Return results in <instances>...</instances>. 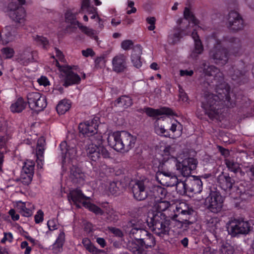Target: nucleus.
<instances>
[{
	"instance_id": "58836bf2",
	"label": "nucleus",
	"mask_w": 254,
	"mask_h": 254,
	"mask_svg": "<svg viewBox=\"0 0 254 254\" xmlns=\"http://www.w3.org/2000/svg\"><path fill=\"white\" fill-rule=\"evenodd\" d=\"M132 104V99L127 96H122L118 98L115 102V105L123 107L125 108L130 106Z\"/></svg>"
},
{
	"instance_id": "338daca9",
	"label": "nucleus",
	"mask_w": 254,
	"mask_h": 254,
	"mask_svg": "<svg viewBox=\"0 0 254 254\" xmlns=\"http://www.w3.org/2000/svg\"><path fill=\"white\" fill-rule=\"evenodd\" d=\"M133 43L131 40H126L123 41L121 43V47L125 50H128L131 48Z\"/></svg>"
},
{
	"instance_id": "c85d7f7f",
	"label": "nucleus",
	"mask_w": 254,
	"mask_h": 254,
	"mask_svg": "<svg viewBox=\"0 0 254 254\" xmlns=\"http://www.w3.org/2000/svg\"><path fill=\"white\" fill-rule=\"evenodd\" d=\"M26 15L25 10L22 6H18L16 9L11 11L9 16L11 19L19 23H23Z\"/></svg>"
},
{
	"instance_id": "13d9d810",
	"label": "nucleus",
	"mask_w": 254,
	"mask_h": 254,
	"mask_svg": "<svg viewBox=\"0 0 254 254\" xmlns=\"http://www.w3.org/2000/svg\"><path fill=\"white\" fill-rule=\"evenodd\" d=\"M91 137V140L92 141V144L90 145H96L97 146H103V139L102 136L100 134H98L95 133L92 136H90Z\"/></svg>"
},
{
	"instance_id": "2f4dec72",
	"label": "nucleus",
	"mask_w": 254,
	"mask_h": 254,
	"mask_svg": "<svg viewBox=\"0 0 254 254\" xmlns=\"http://www.w3.org/2000/svg\"><path fill=\"white\" fill-rule=\"evenodd\" d=\"M82 243L87 251L92 254H103L105 253L104 250L97 249L87 238L82 239Z\"/></svg>"
},
{
	"instance_id": "412c9836",
	"label": "nucleus",
	"mask_w": 254,
	"mask_h": 254,
	"mask_svg": "<svg viewBox=\"0 0 254 254\" xmlns=\"http://www.w3.org/2000/svg\"><path fill=\"white\" fill-rule=\"evenodd\" d=\"M68 201L70 202L72 201L76 207L80 208V203H83L85 200H88L89 197L85 196L82 191L78 189L71 190L67 195Z\"/></svg>"
},
{
	"instance_id": "c9c22d12",
	"label": "nucleus",
	"mask_w": 254,
	"mask_h": 254,
	"mask_svg": "<svg viewBox=\"0 0 254 254\" xmlns=\"http://www.w3.org/2000/svg\"><path fill=\"white\" fill-rule=\"evenodd\" d=\"M127 249L133 254H145L144 249L136 241L128 242Z\"/></svg>"
},
{
	"instance_id": "dca6fc26",
	"label": "nucleus",
	"mask_w": 254,
	"mask_h": 254,
	"mask_svg": "<svg viewBox=\"0 0 254 254\" xmlns=\"http://www.w3.org/2000/svg\"><path fill=\"white\" fill-rule=\"evenodd\" d=\"M98 127V118H94L91 120L80 123L78 126L79 132L85 136L90 137L97 132Z\"/></svg>"
},
{
	"instance_id": "69168bd1",
	"label": "nucleus",
	"mask_w": 254,
	"mask_h": 254,
	"mask_svg": "<svg viewBox=\"0 0 254 254\" xmlns=\"http://www.w3.org/2000/svg\"><path fill=\"white\" fill-rule=\"evenodd\" d=\"M78 27L82 31V32L88 36H92L94 34V30L88 28L86 26L82 25L81 24L79 25Z\"/></svg>"
},
{
	"instance_id": "c03bdc74",
	"label": "nucleus",
	"mask_w": 254,
	"mask_h": 254,
	"mask_svg": "<svg viewBox=\"0 0 254 254\" xmlns=\"http://www.w3.org/2000/svg\"><path fill=\"white\" fill-rule=\"evenodd\" d=\"M155 238L153 235L150 233L148 235V237L144 239V240H142V242H141L139 245L143 248L144 247L146 249H148L154 247L155 245Z\"/></svg>"
},
{
	"instance_id": "e433bc0d",
	"label": "nucleus",
	"mask_w": 254,
	"mask_h": 254,
	"mask_svg": "<svg viewBox=\"0 0 254 254\" xmlns=\"http://www.w3.org/2000/svg\"><path fill=\"white\" fill-rule=\"evenodd\" d=\"M78 14L77 12H73L71 10H67L65 13V21L71 24L72 27H75V26L78 27L81 24L78 21L76 20V15Z\"/></svg>"
},
{
	"instance_id": "4be33fe9",
	"label": "nucleus",
	"mask_w": 254,
	"mask_h": 254,
	"mask_svg": "<svg viewBox=\"0 0 254 254\" xmlns=\"http://www.w3.org/2000/svg\"><path fill=\"white\" fill-rule=\"evenodd\" d=\"M113 70L117 72H124L127 68V59L123 54L115 56L112 60Z\"/></svg>"
},
{
	"instance_id": "5fc2aeb1",
	"label": "nucleus",
	"mask_w": 254,
	"mask_h": 254,
	"mask_svg": "<svg viewBox=\"0 0 254 254\" xmlns=\"http://www.w3.org/2000/svg\"><path fill=\"white\" fill-rule=\"evenodd\" d=\"M106 214V219L108 222H115L118 219V216L116 214L115 212L112 209H106L104 211V215Z\"/></svg>"
},
{
	"instance_id": "20e7f679",
	"label": "nucleus",
	"mask_w": 254,
	"mask_h": 254,
	"mask_svg": "<svg viewBox=\"0 0 254 254\" xmlns=\"http://www.w3.org/2000/svg\"><path fill=\"white\" fill-rule=\"evenodd\" d=\"M86 154L91 161L93 169L96 171H100L102 168L106 166L101 161L102 157L105 159L110 158V152L104 146L89 145L86 149Z\"/></svg>"
},
{
	"instance_id": "79ce46f5",
	"label": "nucleus",
	"mask_w": 254,
	"mask_h": 254,
	"mask_svg": "<svg viewBox=\"0 0 254 254\" xmlns=\"http://www.w3.org/2000/svg\"><path fill=\"white\" fill-rule=\"evenodd\" d=\"M235 249L233 246L227 242H223L219 248L221 254H233Z\"/></svg>"
},
{
	"instance_id": "37998d69",
	"label": "nucleus",
	"mask_w": 254,
	"mask_h": 254,
	"mask_svg": "<svg viewBox=\"0 0 254 254\" xmlns=\"http://www.w3.org/2000/svg\"><path fill=\"white\" fill-rule=\"evenodd\" d=\"M82 205L88 208L90 211L94 213L96 215H104V211L102 210L101 208L93 203L83 201Z\"/></svg>"
},
{
	"instance_id": "680f3d73",
	"label": "nucleus",
	"mask_w": 254,
	"mask_h": 254,
	"mask_svg": "<svg viewBox=\"0 0 254 254\" xmlns=\"http://www.w3.org/2000/svg\"><path fill=\"white\" fill-rule=\"evenodd\" d=\"M173 173L169 171L166 169V166L162 168L157 173H156V179L158 181L160 182V178L163 177H168L170 175L169 174H172Z\"/></svg>"
},
{
	"instance_id": "a211bd4d",
	"label": "nucleus",
	"mask_w": 254,
	"mask_h": 254,
	"mask_svg": "<svg viewBox=\"0 0 254 254\" xmlns=\"http://www.w3.org/2000/svg\"><path fill=\"white\" fill-rule=\"evenodd\" d=\"M167 193V190L165 188L159 186L154 185L150 181L148 198L158 201L159 199L164 198Z\"/></svg>"
},
{
	"instance_id": "09e8293b",
	"label": "nucleus",
	"mask_w": 254,
	"mask_h": 254,
	"mask_svg": "<svg viewBox=\"0 0 254 254\" xmlns=\"http://www.w3.org/2000/svg\"><path fill=\"white\" fill-rule=\"evenodd\" d=\"M35 163L31 160H27L24 162L22 167L21 172L32 174H34Z\"/></svg>"
},
{
	"instance_id": "bf43d9fd",
	"label": "nucleus",
	"mask_w": 254,
	"mask_h": 254,
	"mask_svg": "<svg viewBox=\"0 0 254 254\" xmlns=\"http://www.w3.org/2000/svg\"><path fill=\"white\" fill-rule=\"evenodd\" d=\"M219 224V221L217 218H211L207 223L208 228H209L210 231L213 232H215L217 229Z\"/></svg>"
},
{
	"instance_id": "9b49d317",
	"label": "nucleus",
	"mask_w": 254,
	"mask_h": 254,
	"mask_svg": "<svg viewBox=\"0 0 254 254\" xmlns=\"http://www.w3.org/2000/svg\"><path fill=\"white\" fill-rule=\"evenodd\" d=\"M174 214L171 217V220L179 219L181 222L193 220L192 218L196 212L191 208L189 207L185 203H180L176 205L175 209H173Z\"/></svg>"
},
{
	"instance_id": "1a4fd4ad",
	"label": "nucleus",
	"mask_w": 254,
	"mask_h": 254,
	"mask_svg": "<svg viewBox=\"0 0 254 254\" xmlns=\"http://www.w3.org/2000/svg\"><path fill=\"white\" fill-rule=\"evenodd\" d=\"M227 230L228 234L234 237L240 235L248 234L251 231V227L248 221L234 219L230 222Z\"/></svg>"
},
{
	"instance_id": "6e6552de",
	"label": "nucleus",
	"mask_w": 254,
	"mask_h": 254,
	"mask_svg": "<svg viewBox=\"0 0 254 254\" xmlns=\"http://www.w3.org/2000/svg\"><path fill=\"white\" fill-rule=\"evenodd\" d=\"M149 185L150 181L146 178L135 181L133 184L130 185L133 198L137 201L148 198Z\"/></svg>"
},
{
	"instance_id": "f03ea898",
	"label": "nucleus",
	"mask_w": 254,
	"mask_h": 254,
	"mask_svg": "<svg viewBox=\"0 0 254 254\" xmlns=\"http://www.w3.org/2000/svg\"><path fill=\"white\" fill-rule=\"evenodd\" d=\"M136 137L126 131H116L109 135L108 143L117 151L127 152L135 145Z\"/></svg>"
},
{
	"instance_id": "3c124183",
	"label": "nucleus",
	"mask_w": 254,
	"mask_h": 254,
	"mask_svg": "<svg viewBox=\"0 0 254 254\" xmlns=\"http://www.w3.org/2000/svg\"><path fill=\"white\" fill-rule=\"evenodd\" d=\"M35 41L37 44L39 46H42L44 49H47L49 45V42L47 38L42 36L36 35L34 37Z\"/></svg>"
},
{
	"instance_id": "cd10ccee",
	"label": "nucleus",
	"mask_w": 254,
	"mask_h": 254,
	"mask_svg": "<svg viewBox=\"0 0 254 254\" xmlns=\"http://www.w3.org/2000/svg\"><path fill=\"white\" fill-rule=\"evenodd\" d=\"M142 48L140 45H136L133 46L132 49L131 61L133 66L137 68H139L142 65V63L140 61V55L142 54Z\"/></svg>"
},
{
	"instance_id": "ddd939ff",
	"label": "nucleus",
	"mask_w": 254,
	"mask_h": 254,
	"mask_svg": "<svg viewBox=\"0 0 254 254\" xmlns=\"http://www.w3.org/2000/svg\"><path fill=\"white\" fill-rule=\"evenodd\" d=\"M124 227L126 232L128 233L130 237L133 238L136 241L147 231L143 228L140 220L137 218L130 220Z\"/></svg>"
},
{
	"instance_id": "473e14b6",
	"label": "nucleus",
	"mask_w": 254,
	"mask_h": 254,
	"mask_svg": "<svg viewBox=\"0 0 254 254\" xmlns=\"http://www.w3.org/2000/svg\"><path fill=\"white\" fill-rule=\"evenodd\" d=\"M65 242V234L64 231H62L59 234V236L52 245V250L53 252L58 254L63 251V245Z\"/></svg>"
},
{
	"instance_id": "0e129e2a",
	"label": "nucleus",
	"mask_w": 254,
	"mask_h": 254,
	"mask_svg": "<svg viewBox=\"0 0 254 254\" xmlns=\"http://www.w3.org/2000/svg\"><path fill=\"white\" fill-rule=\"evenodd\" d=\"M105 63L106 60L104 56L98 57L95 61L96 66L100 68L105 66Z\"/></svg>"
},
{
	"instance_id": "8fccbe9b",
	"label": "nucleus",
	"mask_w": 254,
	"mask_h": 254,
	"mask_svg": "<svg viewBox=\"0 0 254 254\" xmlns=\"http://www.w3.org/2000/svg\"><path fill=\"white\" fill-rule=\"evenodd\" d=\"M184 16L185 20L187 21L190 20L193 24L196 25L198 24V20L196 18L193 13L190 11L188 7H185L184 11Z\"/></svg>"
},
{
	"instance_id": "f8f14e48",
	"label": "nucleus",
	"mask_w": 254,
	"mask_h": 254,
	"mask_svg": "<svg viewBox=\"0 0 254 254\" xmlns=\"http://www.w3.org/2000/svg\"><path fill=\"white\" fill-rule=\"evenodd\" d=\"M27 103L32 110L41 111L47 105V100L45 96L37 92H30L27 95Z\"/></svg>"
},
{
	"instance_id": "f257e3e1",
	"label": "nucleus",
	"mask_w": 254,
	"mask_h": 254,
	"mask_svg": "<svg viewBox=\"0 0 254 254\" xmlns=\"http://www.w3.org/2000/svg\"><path fill=\"white\" fill-rule=\"evenodd\" d=\"M216 94L208 92L205 94V101L201 103L205 114L213 119L224 108H233L237 101L235 94L230 92V86L225 82L215 84Z\"/></svg>"
},
{
	"instance_id": "a878e982",
	"label": "nucleus",
	"mask_w": 254,
	"mask_h": 254,
	"mask_svg": "<svg viewBox=\"0 0 254 254\" xmlns=\"http://www.w3.org/2000/svg\"><path fill=\"white\" fill-rule=\"evenodd\" d=\"M191 37L194 41V48L190 53V57L193 60H197L198 55L203 52V47L195 30L192 32Z\"/></svg>"
},
{
	"instance_id": "a18cd8bd",
	"label": "nucleus",
	"mask_w": 254,
	"mask_h": 254,
	"mask_svg": "<svg viewBox=\"0 0 254 254\" xmlns=\"http://www.w3.org/2000/svg\"><path fill=\"white\" fill-rule=\"evenodd\" d=\"M165 159V157H164L162 160L158 158L153 159L152 161V168L156 173L158 172L161 170V168H164L166 166L165 163L167 160Z\"/></svg>"
},
{
	"instance_id": "a19ab883",
	"label": "nucleus",
	"mask_w": 254,
	"mask_h": 254,
	"mask_svg": "<svg viewBox=\"0 0 254 254\" xmlns=\"http://www.w3.org/2000/svg\"><path fill=\"white\" fill-rule=\"evenodd\" d=\"M173 206L171 205L170 202L168 201H160L154 205L155 211L152 212H160L163 213V211L166 210L168 208H172Z\"/></svg>"
},
{
	"instance_id": "052dcab7",
	"label": "nucleus",
	"mask_w": 254,
	"mask_h": 254,
	"mask_svg": "<svg viewBox=\"0 0 254 254\" xmlns=\"http://www.w3.org/2000/svg\"><path fill=\"white\" fill-rule=\"evenodd\" d=\"M1 53L5 59H11L14 54L13 49L10 47H4L1 49Z\"/></svg>"
},
{
	"instance_id": "7ed1b4c3",
	"label": "nucleus",
	"mask_w": 254,
	"mask_h": 254,
	"mask_svg": "<svg viewBox=\"0 0 254 254\" xmlns=\"http://www.w3.org/2000/svg\"><path fill=\"white\" fill-rule=\"evenodd\" d=\"M171 217L160 212H152L149 214L147 223L152 232L158 236L163 237L169 234Z\"/></svg>"
},
{
	"instance_id": "c756f323",
	"label": "nucleus",
	"mask_w": 254,
	"mask_h": 254,
	"mask_svg": "<svg viewBox=\"0 0 254 254\" xmlns=\"http://www.w3.org/2000/svg\"><path fill=\"white\" fill-rule=\"evenodd\" d=\"M224 163L228 170L230 172L236 175L238 173H242V171L240 167V164L233 159H225Z\"/></svg>"
},
{
	"instance_id": "de8ad7c7",
	"label": "nucleus",
	"mask_w": 254,
	"mask_h": 254,
	"mask_svg": "<svg viewBox=\"0 0 254 254\" xmlns=\"http://www.w3.org/2000/svg\"><path fill=\"white\" fill-rule=\"evenodd\" d=\"M17 207L19 210V212L25 217H29L32 215V211L26 208L25 203L21 201L17 203Z\"/></svg>"
},
{
	"instance_id": "603ef678",
	"label": "nucleus",
	"mask_w": 254,
	"mask_h": 254,
	"mask_svg": "<svg viewBox=\"0 0 254 254\" xmlns=\"http://www.w3.org/2000/svg\"><path fill=\"white\" fill-rule=\"evenodd\" d=\"M175 186H176L177 191L180 194H185L188 191L187 190L186 180L185 181H179L178 179L177 184Z\"/></svg>"
},
{
	"instance_id": "e2e57ef3",
	"label": "nucleus",
	"mask_w": 254,
	"mask_h": 254,
	"mask_svg": "<svg viewBox=\"0 0 254 254\" xmlns=\"http://www.w3.org/2000/svg\"><path fill=\"white\" fill-rule=\"evenodd\" d=\"M108 229L116 237L122 238L124 236L123 232L119 228L113 227H108Z\"/></svg>"
},
{
	"instance_id": "6ab92c4d",
	"label": "nucleus",
	"mask_w": 254,
	"mask_h": 254,
	"mask_svg": "<svg viewBox=\"0 0 254 254\" xmlns=\"http://www.w3.org/2000/svg\"><path fill=\"white\" fill-rule=\"evenodd\" d=\"M141 111L145 112L148 116L152 118H156L162 115H175V114L171 108L165 107L159 109H155L150 107H145L143 109H140V111H139V112H141Z\"/></svg>"
},
{
	"instance_id": "423d86ee",
	"label": "nucleus",
	"mask_w": 254,
	"mask_h": 254,
	"mask_svg": "<svg viewBox=\"0 0 254 254\" xmlns=\"http://www.w3.org/2000/svg\"><path fill=\"white\" fill-rule=\"evenodd\" d=\"M250 68L242 61H239L229 69L232 79L239 84H244L248 80Z\"/></svg>"
},
{
	"instance_id": "4468645a",
	"label": "nucleus",
	"mask_w": 254,
	"mask_h": 254,
	"mask_svg": "<svg viewBox=\"0 0 254 254\" xmlns=\"http://www.w3.org/2000/svg\"><path fill=\"white\" fill-rule=\"evenodd\" d=\"M244 21L242 16L237 11H231L227 17V27L233 32H238L243 29Z\"/></svg>"
},
{
	"instance_id": "b1692460",
	"label": "nucleus",
	"mask_w": 254,
	"mask_h": 254,
	"mask_svg": "<svg viewBox=\"0 0 254 254\" xmlns=\"http://www.w3.org/2000/svg\"><path fill=\"white\" fill-rule=\"evenodd\" d=\"M187 190L188 192L198 193L202 190V182L198 177L193 176L192 179H187Z\"/></svg>"
},
{
	"instance_id": "9d476101",
	"label": "nucleus",
	"mask_w": 254,
	"mask_h": 254,
	"mask_svg": "<svg viewBox=\"0 0 254 254\" xmlns=\"http://www.w3.org/2000/svg\"><path fill=\"white\" fill-rule=\"evenodd\" d=\"M171 159L176 163L177 169L179 170L184 177L189 176L191 171L196 169L197 165V161L192 157H188L183 159L182 161L171 156Z\"/></svg>"
},
{
	"instance_id": "4d7b16f0",
	"label": "nucleus",
	"mask_w": 254,
	"mask_h": 254,
	"mask_svg": "<svg viewBox=\"0 0 254 254\" xmlns=\"http://www.w3.org/2000/svg\"><path fill=\"white\" fill-rule=\"evenodd\" d=\"M45 148H36V156H37V166L39 167L42 168L43 164V158H44V152Z\"/></svg>"
},
{
	"instance_id": "4c0bfd02",
	"label": "nucleus",
	"mask_w": 254,
	"mask_h": 254,
	"mask_svg": "<svg viewBox=\"0 0 254 254\" xmlns=\"http://www.w3.org/2000/svg\"><path fill=\"white\" fill-rule=\"evenodd\" d=\"M26 104L23 99L20 97L15 103L11 104L10 110L13 113H20L25 108Z\"/></svg>"
},
{
	"instance_id": "f704fd0d",
	"label": "nucleus",
	"mask_w": 254,
	"mask_h": 254,
	"mask_svg": "<svg viewBox=\"0 0 254 254\" xmlns=\"http://www.w3.org/2000/svg\"><path fill=\"white\" fill-rule=\"evenodd\" d=\"M169 174L170 175L168 177H163L160 178L159 183L163 186L172 187L177 184L178 178L174 173Z\"/></svg>"
},
{
	"instance_id": "f3484780",
	"label": "nucleus",
	"mask_w": 254,
	"mask_h": 254,
	"mask_svg": "<svg viewBox=\"0 0 254 254\" xmlns=\"http://www.w3.org/2000/svg\"><path fill=\"white\" fill-rule=\"evenodd\" d=\"M216 180L218 186L225 191L231 190L235 183L233 176L230 177L228 173L224 172L221 173Z\"/></svg>"
},
{
	"instance_id": "7c9ffc66",
	"label": "nucleus",
	"mask_w": 254,
	"mask_h": 254,
	"mask_svg": "<svg viewBox=\"0 0 254 254\" xmlns=\"http://www.w3.org/2000/svg\"><path fill=\"white\" fill-rule=\"evenodd\" d=\"M125 189L124 183L120 181L113 182L109 184L108 190L112 194H118L122 192Z\"/></svg>"
},
{
	"instance_id": "ea45409f",
	"label": "nucleus",
	"mask_w": 254,
	"mask_h": 254,
	"mask_svg": "<svg viewBox=\"0 0 254 254\" xmlns=\"http://www.w3.org/2000/svg\"><path fill=\"white\" fill-rule=\"evenodd\" d=\"M70 108V104L67 100H63L59 102L56 107V110L59 114H64Z\"/></svg>"
},
{
	"instance_id": "0eeeda50",
	"label": "nucleus",
	"mask_w": 254,
	"mask_h": 254,
	"mask_svg": "<svg viewBox=\"0 0 254 254\" xmlns=\"http://www.w3.org/2000/svg\"><path fill=\"white\" fill-rule=\"evenodd\" d=\"M223 203L224 198L217 190H211L204 201L206 209L213 213H218L222 210Z\"/></svg>"
},
{
	"instance_id": "72a5a7b5",
	"label": "nucleus",
	"mask_w": 254,
	"mask_h": 254,
	"mask_svg": "<svg viewBox=\"0 0 254 254\" xmlns=\"http://www.w3.org/2000/svg\"><path fill=\"white\" fill-rule=\"evenodd\" d=\"M33 53L29 51H24L22 53L17 56L16 61L21 64L26 65L29 63L32 62L34 59Z\"/></svg>"
},
{
	"instance_id": "49530a36",
	"label": "nucleus",
	"mask_w": 254,
	"mask_h": 254,
	"mask_svg": "<svg viewBox=\"0 0 254 254\" xmlns=\"http://www.w3.org/2000/svg\"><path fill=\"white\" fill-rule=\"evenodd\" d=\"M185 32L183 27H178L177 31L169 36V42L172 44H175L179 41L181 38V34Z\"/></svg>"
},
{
	"instance_id": "393cba45",
	"label": "nucleus",
	"mask_w": 254,
	"mask_h": 254,
	"mask_svg": "<svg viewBox=\"0 0 254 254\" xmlns=\"http://www.w3.org/2000/svg\"><path fill=\"white\" fill-rule=\"evenodd\" d=\"M222 40L223 42L230 47V50L234 54L238 53L242 48V42L238 38L231 36H224Z\"/></svg>"
},
{
	"instance_id": "774afa93",
	"label": "nucleus",
	"mask_w": 254,
	"mask_h": 254,
	"mask_svg": "<svg viewBox=\"0 0 254 254\" xmlns=\"http://www.w3.org/2000/svg\"><path fill=\"white\" fill-rule=\"evenodd\" d=\"M44 213L41 210H39L34 216L35 222L38 224L43 221Z\"/></svg>"
},
{
	"instance_id": "5701e85b",
	"label": "nucleus",
	"mask_w": 254,
	"mask_h": 254,
	"mask_svg": "<svg viewBox=\"0 0 254 254\" xmlns=\"http://www.w3.org/2000/svg\"><path fill=\"white\" fill-rule=\"evenodd\" d=\"M85 175L81 169L73 165L70 169L69 178L73 184L83 185L84 182Z\"/></svg>"
},
{
	"instance_id": "864d4df0",
	"label": "nucleus",
	"mask_w": 254,
	"mask_h": 254,
	"mask_svg": "<svg viewBox=\"0 0 254 254\" xmlns=\"http://www.w3.org/2000/svg\"><path fill=\"white\" fill-rule=\"evenodd\" d=\"M13 34L6 30H2L0 33V38L3 44H7L12 39Z\"/></svg>"
},
{
	"instance_id": "bb28decb",
	"label": "nucleus",
	"mask_w": 254,
	"mask_h": 254,
	"mask_svg": "<svg viewBox=\"0 0 254 254\" xmlns=\"http://www.w3.org/2000/svg\"><path fill=\"white\" fill-rule=\"evenodd\" d=\"M60 149L62 154V163H64L66 157L72 158L76 154L75 149L69 147L66 141H62L60 145Z\"/></svg>"
},
{
	"instance_id": "39448f33",
	"label": "nucleus",
	"mask_w": 254,
	"mask_h": 254,
	"mask_svg": "<svg viewBox=\"0 0 254 254\" xmlns=\"http://www.w3.org/2000/svg\"><path fill=\"white\" fill-rule=\"evenodd\" d=\"M211 39L215 41L214 47L209 52V58L210 60L216 64L224 65L226 64L229 60V51L221 44L223 42L222 40L218 38L216 33H213Z\"/></svg>"
},
{
	"instance_id": "6e6d98bb",
	"label": "nucleus",
	"mask_w": 254,
	"mask_h": 254,
	"mask_svg": "<svg viewBox=\"0 0 254 254\" xmlns=\"http://www.w3.org/2000/svg\"><path fill=\"white\" fill-rule=\"evenodd\" d=\"M33 175H32V174L21 172V181L24 185H28L30 184L33 179Z\"/></svg>"
},
{
	"instance_id": "2eb2a0df",
	"label": "nucleus",
	"mask_w": 254,
	"mask_h": 254,
	"mask_svg": "<svg viewBox=\"0 0 254 254\" xmlns=\"http://www.w3.org/2000/svg\"><path fill=\"white\" fill-rule=\"evenodd\" d=\"M200 68L202 70L203 73L205 76L214 77V80L216 82L215 84L225 82L222 73L215 66L209 65L206 61H203L200 64Z\"/></svg>"
},
{
	"instance_id": "aec40b11",
	"label": "nucleus",
	"mask_w": 254,
	"mask_h": 254,
	"mask_svg": "<svg viewBox=\"0 0 254 254\" xmlns=\"http://www.w3.org/2000/svg\"><path fill=\"white\" fill-rule=\"evenodd\" d=\"M72 69V67L70 66L67 68L64 69V73L65 74V76L63 85L65 87L73 84H78L80 82L81 78L77 73L73 72Z\"/></svg>"
}]
</instances>
